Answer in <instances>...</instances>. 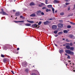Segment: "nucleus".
<instances>
[{
	"label": "nucleus",
	"mask_w": 75,
	"mask_h": 75,
	"mask_svg": "<svg viewBox=\"0 0 75 75\" xmlns=\"http://www.w3.org/2000/svg\"><path fill=\"white\" fill-rule=\"evenodd\" d=\"M52 20H53V19L52 18H50L49 19V20H51V21H52Z\"/></svg>",
	"instance_id": "49530a36"
},
{
	"label": "nucleus",
	"mask_w": 75,
	"mask_h": 75,
	"mask_svg": "<svg viewBox=\"0 0 75 75\" xmlns=\"http://www.w3.org/2000/svg\"><path fill=\"white\" fill-rule=\"evenodd\" d=\"M63 32L64 33H68V31L67 30H63Z\"/></svg>",
	"instance_id": "a211bd4d"
},
{
	"label": "nucleus",
	"mask_w": 75,
	"mask_h": 75,
	"mask_svg": "<svg viewBox=\"0 0 75 75\" xmlns=\"http://www.w3.org/2000/svg\"><path fill=\"white\" fill-rule=\"evenodd\" d=\"M49 11H51V10H50V9H49Z\"/></svg>",
	"instance_id": "69168bd1"
},
{
	"label": "nucleus",
	"mask_w": 75,
	"mask_h": 75,
	"mask_svg": "<svg viewBox=\"0 0 75 75\" xmlns=\"http://www.w3.org/2000/svg\"><path fill=\"white\" fill-rule=\"evenodd\" d=\"M17 18H16V19H17Z\"/></svg>",
	"instance_id": "774afa93"
},
{
	"label": "nucleus",
	"mask_w": 75,
	"mask_h": 75,
	"mask_svg": "<svg viewBox=\"0 0 75 75\" xmlns=\"http://www.w3.org/2000/svg\"><path fill=\"white\" fill-rule=\"evenodd\" d=\"M66 41H67V42H69V40H68V39H66Z\"/></svg>",
	"instance_id": "de8ad7c7"
},
{
	"label": "nucleus",
	"mask_w": 75,
	"mask_h": 75,
	"mask_svg": "<svg viewBox=\"0 0 75 75\" xmlns=\"http://www.w3.org/2000/svg\"><path fill=\"white\" fill-rule=\"evenodd\" d=\"M63 33V32H59L58 33V35H61V34H62Z\"/></svg>",
	"instance_id": "aec40b11"
},
{
	"label": "nucleus",
	"mask_w": 75,
	"mask_h": 75,
	"mask_svg": "<svg viewBox=\"0 0 75 75\" xmlns=\"http://www.w3.org/2000/svg\"><path fill=\"white\" fill-rule=\"evenodd\" d=\"M52 8V10L53 11V13H54V8Z\"/></svg>",
	"instance_id": "a878e982"
},
{
	"label": "nucleus",
	"mask_w": 75,
	"mask_h": 75,
	"mask_svg": "<svg viewBox=\"0 0 75 75\" xmlns=\"http://www.w3.org/2000/svg\"><path fill=\"white\" fill-rule=\"evenodd\" d=\"M42 15H44V13L43 12H42L41 13Z\"/></svg>",
	"instance_id": "58836bf2"
},
{
	"label": "nucleus",
	"mask_w": 75,
	"mask_h": 75,
	"mask_svg": "<svg viewBox=\"0 0 75 75\" xmlns=\"http://www.w3.org/2000/svg\"><path fill=\"white\" fill-rule=\"evenodd\" d=\"M41 11H39L36 12V14H37V15H40V14H41Z\"/></svg>",
	"instance_id": "6e6552de"
},
{
	"label": "nucleus",
	"mask_w": 75,
	"mask_h": 75,
	"mask_svg": "<svg viewBox=\"0 0 75 75\" xmlns=\"http://www.w3.org/2000/svg\"><path fill=\"white\" fill-rule=\"evenodd\" d=\"M74 47H70V49H69L70 50H71V51H73L74 50Z\"/></svg>",
	"instance_id": "f3484780"
},
{
	"label": "nucleus",
	"mask_w": 75,
	"mask_h": 75,
	"mask_svg": "<svg viewBox=\"0 0 75 75\" xmlns=\"http://www.w3.org/2000/svg\"><path fill=\"white\" fill-rule=\"evenodd\" d=\"M25 71L26 72L28 73L29 71V70H28V69H25Z\"/></svg>",
	"instance_id": "dca6fc26"
},
{
	"label": "nucleus",
	"mask_w": 75,
	"mask_h": 75,
	"mask_svg": "<svg viewBox=\"0 0 75 75\" xmlns=\"http://www.w3.org/2000/svg\"><path fill=\"white\" fill-rule=\"evenodd\" d=\"M67 27L68 28H71V26L69 25L67 26Z\"/></svg>",
	"instance_id": "b1692460"
},
{
	"label": "nucleus",
	"mask_w": 75,
	"mask_h": 75,
	"mask_svg": "<svg viewBox=\"0 0 75 75\" xmlns=\"http://www.w3.org/2000/svg\"><path fill=\"white\" fill-rule=\"evenodd\" d=\"M1 10L2 11H1V12H4V10H3V8L1 9Z\"/></svg>",
	"instance_id": "c03bdc74"
},
{
	"label": "nucleus",
	"mask_w": 75,
	"mask_h": 75,
	"mask_svg": "<svg viewBox=\"0 0 75 75\" xmlns=\"http://www.w3.org/2000/svg\"><path fill=\"white\" fill-rule=\"evenodd\" d=\"M69 23L70 24H72L73 25H75V23H74L72 22H70Z\"/></svg>",
	"instance_id": "4be33fe9"
},
{
	"label": "nucleus",
	"mask_w": 75,
	"mask_h": 75,
	"mask_svg": "<svg viewBox=\"0 0 75 75\" xmlns=\"http://www.w3.org/2000/svg\"><path fill=\"white\" fill-rule=\"evenodd\" d=\"M55 13H57V11H55Z\"/></svg>",
	"instance_id": "603ef678"
},
{
	"label": "nucleus",
	"mask_w": 75,
	"mask_h": 75,
	"mask_svg": "<svg viewBox=\"0 0 75 75\" xmlns=\"http://www.w3.org/2000/svg\"><path fill=\"white\" fill-rule=\"evenodd\" d=\"M74 7H75V4L74 5Z\"/></svg>",
	"instance_id": "e2e57ef3"
},
{
	"label": "nucleus",
	"mask_w": 75,
	"mask_h": 75,
	"mask_svg": "<svg viewBox=\"0 0 75 75\" xmlns=\"http://www.w3.org/2000/svg\"><path fill=\"white\" fill-rule=\"evenodd\" d=\"M38 6L39 7H42V5H41V4H39L38 5Z\"/></svg>",
	"instance_id": "37998d69"
},
{
	"label": "nucleus",
	"mask_w": 75,
	"mask_h": 75,
	"mask_svg": "<svg viewBox=\"0 0 75 75\" xmlns=\"http://www.w3.org/2000/svg\"><path fill=\"white\" fill-rule=\"evenodd\" d=\"M48 7H49V8H51V7H52V5H47Z\"/></svg>",
	"instance_id": "412c9836"
},
{
	"label": "nucleus",
	"mask_w": 75,
	"mask_h": 75,
	"mask_svg": "<svg viewBox=\"0 0 75 75\" xmlns=\"http://www.w3.org/2000/svg\"><path fill=\"white\" fill-rule=\"evenodd\" d=\"M65 4L66 5H69V4H70V3H66Z\"/></svg>",
	"instance_id": "bb28decb"
},
{
	"label": "nucleus",
	"mask_w": 75,
	"mask_h": 75,
	"mask_svg": "<svg viewBox=\"0 0 75 75\" xmlns=\"http://www.w3.org/2000/svg\"><path fill=\"white\" fill-rule=\"evenodd\" d=\"M34 5H35V4L33 2L31 3L30 4V6H34Z\"/></svg>",
	"instance_id": "6ab92c4d"
},
{
	"label": "nucleus",
	"mask_w": 75,
	"mask_h": 75,
	"mask_svg": "<svg viewBox=\"0 0 75 75\" xmlns=\"http://www.w3.org/2000/svg\"><path fill=\"white\" fill-rule=\"evenodd\" d=\"M65 1L66 2H69V1H70V0H65Z\"/></svg>",
	"instance_id": "cd10ccee"
},
{
	"label": "nucleus",
	"mask_w": 75,
	"mask_h": 75,
	"mask_svg": "<svg viewBox=\"0 0 75 75\" xmlns=\"http://www.w3.org/2000/svg\"><path fill=\"white\" fill-rule=\"evenodd\" d=\"M57 33H58V32L57 31H55L54 32V34H57Z\"/></svg>",
	"instance_id": "473e14b6"
},
{
	"label": "nucleus",
	"mask_w": 75,
	"mask_h": 75,
	"mask_svg": "<svg viewBox=\"0 0 75 75\" xmlns=\"http://www.w3.org/2000/svg\"><path fill=\"white\" fill-rule=\"evenodd\" d=\"M27 21L28 23H34V22L33 21H28V20H27Z\"/></svg>",
	"instance_id": "9b49d317"
},
{
	"label": "nucleus",
	"mask_w": 75,
	"mask_h": 75,
	"mask_svg": "<svg viewBox=\"0 0 75 75\" xmlns=\"http://www.w3.org/2000/svg\"><path fill=\"white\" fill-rule=\"evenodd\" d=\"M53 2L54 4H56V3H59V1L55 0Z\"/></svg>",
	"instance_id": "9d476101"
},
{
	"label": "nucleus",
	"mask_w": 75,
	"mask_h": 75,
	"mask_svg": "<svg viewBox=\"0 0 75 75\" xmlns=\"http://www.w3.org/2000/svg\"><path fill=\"white\" fill-rule=\"evenodd\" d=\"M67 44L68 45L66 46V48H67V49H70V46L68 45H69V44L68 43V44Z\"/></svg>",
	"instance_id": "1a4fd4ad"
},
{
	"label": "nucleus",
	"mask_w": 75,
	"mask_h": 75,
	"mask_svg": "<svg viewBox=\"0 0 75 75\" xmlns=\"http://www.w3.org/2000/svg\"><path fill=\"white\" fill-rule=\"evenodd\" d=\"M37 26H38L36 24H35L32 25L33 27H37Z\"/></svg>",
	"instance_id": "4468645a"
},
{
	"label": "nucleus",
	"mask_w": 75,
	"mask_h": 75,
	"mask_svg": "<svg viewBox=\"0 0 75 75\" xmlns=\"http://www.w3.org/2000/svg\"><path fill=\"white\" fill-rule=\"evenodd\" d=\"M30 17H35V14L34 13L30 15Z\"/></svg>",
	"instance_id": "2eb2a0df"
},
{
	"label": "nucleus",
	"mask_w": 75,
	"mask_h": 75,
	"mask_svg": "<svg viewBox=\"0 0 75 75\" xmlns=\"http://www.w3.org/2000/svg\"><path fill=\"white\" fill-rule=\"evenodd\" d=\"M41 5H42V6H44V5H45V4H44L43 3H41Z\"/></svg>",
	"instance_id": "e433bc0d"
},
{
	"label": "nucleus",
	"mask_w": 75,
	"mask_h": 75,
	"mask_svg": "<svg viewBox=\"0 0 75 75\" xmlns=\"http://www.w3.org/2000/svg\"><path fill=\"white\" fill-rule=\"evenodd\" d=\"M55 37H58V35H55Z\"/></svg>",
	"instance_id": "8fccbe9b"
},
{
	"label": "nucleus",
	"mask_w": 75,
	"mask_h": 75,
	"mask_svg": "<svg viewBox=\"0 0 75 75\" xmlns=\"http://www.w3.org/2000/svg\"><path fill=\"white\" fill-rule=\"evenodd\" d=\"M65 55H68V54H65Z\"/></svg>",
	"instance_id": "13d9d810"
},
{
	"label": "nucleus",
	"mask_w": 75,
	"mask_h": 75,
	"mask_svg": "<svg viewBox=\"0 0 75 75\" xmlns=\"http://www.w3.org/2000/svg\"><path fill=\"white\" fill-rule=\"evenodd\" d=\"M65 52L66 53H67L68 54H70V55H74V53L70 50H66Z\"/></svg>",
	"instance_id": "f257e3e1"
},
{
	"label": "nucleus",
	"mask_w": 75,
	"mask_h": 75,
	"mask_svg": "<svg viewBox=\"0 0 75 75\" xmlns=\"http://www.w3.org/2000/svg\"><path fill=\"white\" fill-rule=\"evenodd\" d=\"M73 71H74V72H75V70H74Z\"/></svg>",
	"instance_id": "0e129e2a"
},
{
	"label": "nucleus",
	"mask_w": 75,
	"mask_h": 75,
	"mask_svg": "<svg viewBox=\"0 0 75 75\" xmlns=\"http://www.w3.org/2000/svg\"><path fill=\"white\" fill-rule=\"evenodd\" d=\"M62 40H65V39H64V38H63V39H62Z\"/></svg>",
	"instance_id": "bf43d9fd"
},
{
	"label": "nucleus",
	"mask_w": 75,
	"mask_h": 75,
	"mask_svg": "<svg viewBox=\"0 0 75 75\" xmlns=\"http://www.w3.org/2000/svg\"><path fill=\"white\" fill-rule=\"evenodd\" d=\"M14 22H15V23H19V21H14Z\"/></svg>",
	"instance_id": "79ce46f5"
},
{
	"label": "nucleus",
	"mask_w": 75,
	"mask_h": 75,
	"mask_svg": "<svg viewBox=\"0 0 75 75\" xmlns=\"http://www.w3.org/2000/svg\"><path fill=\"white\" fill-rule=\"evenodd\" d=\"M19 23H24V21H19Z\"/></svg>",
	"instance_id": "7c9ffc66"
},
{
	"label": "nucleus",
	"mask_w": 75,
	"mask_h": 75,
	"mask_svg": "<svg viewBox=\"0 0 75 75\" xmlns=\"http://www.w3.org/2000/svg\"><path fill=\"white\" fill-rule=\"evenodd\" d=\"M74 44H75V42H74Z\"/></svg>",
	"instance_id": "338daca9"
},
{
	"label": "nucleus",
	"mask_w": 75,
	"mask_h": 75,
	"mask_svg": "<svg viewBox=\"0 0 75 75\" xmlns=\"http://www.w3.org/2000/svg\"><path fill=\"white\" fill-rule=\"evenodd\" d=\"M70 46H72V45H73V44H72V43L71 42L70 44Z\"/></svg>",
	"instance_id": "c756f323"
},
{
	"label": "nucleus",
	"mask_w": 75,
	"mask_h": 75,
	"mask_svg": "<svg viewBox=\"0 0 75 75\" xmlns=\"http://www.w3.org/2000/svg\"><path fill=\"white\" fill-rule=\"evenodd\" d=\"M60 14L61 16H63V15H64V13L63 12L61 13H60Z\"/></svg>",
	"instance_id": "393cba45"
},
{
	"label": "nucleus",
	"mask_w": 75,
	"mask_h": 75,
	"mask_svg": "<svg viewBox=\"0 0 75 75\" xmlns=\"http://www.w3.org/2000/svg\"><path fill=\"white\" fill-rule=\"evenodd\" d=\"M42 9H45V8H46V7H43V8H42Z\"/></svg>",
	"instance_id": "ea45409f"
},
{
	"label": "nucleus",
	"mask_w": 75,
	"mask_h": 75,
	"mask_svg": "<svg viewBox=\"0 0 75 75\" xmlns=\"http://www.w3.org/2000/svg\"><path fill=\"white\" fill-rule=\"evenodd\" d=\"M22 65H23L24 67H26L27 65V63L25 62L23 63H22Z\"/></svg>",
	"instance_id": "423d86ee"
},
{
	"label": "nucleus",
	"mask_w": 75,
	"mask_h": 75,
	"mask_svg": "<svg viewBox=\"0 0 75 75\" xmlns=\"http://www.w3.org/2000/svg\"><path fill=\"white\" fill-rule=\"evenodd\" d=\"M6 59H4L3 62H6Z\"/></svg>",
	"instance_id": "a19ab883"
},
{
	"label": "nucleus",
	"mask_w": 75,
	"mask_h": 75,
	"mask_svg": "<svg viewBox=\"0 0 75 75\" xmlns=\"http://www.w3.org/2000/svg\"><path fill=\"white\" fill-rule=\"evenodd\" d=\"M51 23V21H46L44 22L43 23V24H44V25H48V24H50Z\"/></svg>",
	"instance_id": "f03ea898"
},
{
	"label": "nucleus",
	"mask_w": 75,
	"mask_h": 75,
	"mask_svg": "<svg viewBox=\"0 0 75 75\" xmlns=\"http://www.w3.org/2000/svg\"><path fill=\"white\" fill-rule=\"evenodd\" d=\"M48 11H49V10L48 9H46V11L47 12H48Z\"/></svg>",
	"instance_id": "a18cd8bd"
},
{
	"label": "nucleus",
	"mask_w": 75,
	"mask_h": 75,
	"mask_svg": "<svg viewBox=\"0 0 75 75\" xmlns=\"http://www.w3.org/2000/svg\"><path fill=\"white\" fill-rule=\"evenodd\" d=\"M47 2H48V0H46L45 1V3L46 4H48V3H47Z\"/></svg>",
	"instance_id": "2f4dec72"
},
{
	"label": "nucleus",
	"mask_w": 75,
	"mask_h": 75,
	"mask_svg": "<svg viewBox=\"0 0 75 75\" xmlns=\"http://www.w3.org/2000/svg\"><path fill=\"white\" fill-rule=\"evenodd\" d=\"M57 26L59 28H62V27H63V24L62 23H59L58 24Z\"/></svg>",
	"instance_id": "7ed1b4c3"
},
{
	"label": "nucleus",
	"mask_w": 75,
	"mask_h": 75,
	"mask_svg": "<svg viewBox=\"0 0 75 75\" xmlns=\"http://www.w3.org/2000/svg\"><path fill=\"white\" fill-rule=\"evenodd\" d=\"M54 45H55V46H56V47H57V44H55Z\"/></svg>",
	"instance_id": "5fc2aeb1"
},
{
	"label": "nucleus",
	"mask_w": 75,
	"mask_h": 75,
	"mask_svg": "<svg viewBox=\"0 0 75 75\" xmlns=\"http://www.w3.org/2000/svg\"><path fill=\"white\" fill-rule=\"evenodd\" d=\"M20 18H23V16H20Z\"/></svg>",
	"instance_id": "4d7b16f0"
},
{
	"label": "nucleus",
	"mask_w": 75,
	"mask_h": 75,
	"mask_svg": "<svg viewBox=\"0 0 75 75\" xmlns=\"http://www.w3.org/2000/svg\"><path fill=\"white\" fill-rule=\"evenodd\" d=\"M20 14V12H18L16 13V16H19Z\"/></svg>",
	"instance_id": "f8f14e48"
},
{
	"label": "nucleus",
	"mask_w": 75,
	"mask_h": 75,
	"mask_svg": "<svg viewBox=\"0 0 75 75\" xmlns=\"http://www.w3.org/2000/svg\"><path fill=\"white\" fill-rule=\"evenodd\" d=\"M11 72L13 74H14V72H13V71H11Z\"/></svg>",
	"instance_id": "09e8293b"
},
{
	"label": "nucleus",
	"mask_w": 75,
	"mask_h": 75,
	"mask_svg": "<svg viewBox=\"0 0 75 75\" xmlns=\"http://www.w3.org/2000/svg\"><path fill=\"white\" fill-rule=\"evenodd\" d=\"M57 28V26L56 25H53L52 27V28L53 30H56Z\"/></svg>",
	"instance_id": "39448f33"
},
{
	"label": "nucleus",
	"mask_w": 75,
	"mask_h": 75,
	"mask_svg": "<svg viewBox=\"0 0 75 75\" xmlns=\"http://www.w3.org/2000/svg\"><path fill=\"white\" fill-rule=\"evenodd\" d=\"M68 8V11H69V10H70V6H69Z\"/></svg>",
	"instance_id": "c85d7f7f"
},
{
	"label": "nucleus",
	"mask_w": 75,
	"mask_h": 75,
	"mask_svg": "<svg viewBox=\"0 0 75 75\" xmlns=\"http://www.w3.org/2000/svg\"><path fill=\"white\" fill-rule=\"evenodd\" d=\"M0 14H2V15H6V16H8V14L4 12V11L3 12H0Z\"/></svg>",
	"instance_id": "20e7f679"
},
{
	"label": "nucleus",
	"mask_w": 75,
	"mask_h": 75,
	"mask_svg": "<svg viewBox=\"0 0 75 75\" xmlns=\"http://www.w3.org/2000/svg\"><path fill=\"white\" fill-rule=\"evenodd\" d=\"M59 52L60 54H61V53H62V52H64V50H61L59 51Z\"/></svg>",
	"instance_id": "5701e85b"
},
{
	"label": "nucleus",
	"mask_w": 75,
	"mask_h": 75,
	"mask_svg": "<svg viewBox=\"0 0 75 75\" xmlns=\"http://www.w3.org/2000/svg\"><path fill=\"white\" fill-rule=\"evenodd\" d=\"M41 22L40 21V22H39V23H38V25H40V24H41Z\"/></svg>",
	"instance_id": "c9c22d12"
},
{
	"label": "nucleus",
	"mask_w": 75,
	"mask_h": 75,
	"mask_svg": "<svg viewBox=\"0 0 75 75\" xmlns=\"http://www.w3.org/2000/svg\"><path fill=\"white\" fill-rule=\"evenodd\" d=\"M64 63H65V64H66V66H67V64H66V63H65V62H64Z\"/></svg>",
	"instance_id": "6e6d98bb"
},
{
	"label": "nucleus",
	"mask_w": 75,
	"mask_h": 75,
	"mask_svg": "<svg viewBox=\"0 0 75 75\" xmlns=\"http://www.w3.org/2000/svg\"><path fill=\"white\" fill-rule=\"evenodd\" d=\"M71 58V57L69 56V55H68V57H67V58H68V59H70Z\"/></svg>",
	"instance_id": "72a5a7b5"
},
{
	"label": "nucleus",
	"mask_w": 75,
	"mask_h": 75,
	"mask_svg": "<svg viewBox=\"0 0 75 75\" xmlns=\"http://www.w3.org/2000/svg\"><path fill=\"white\" fill-rule=\"evenodd\" d=\"M59 23H62V22H63V21L62 20H60V21H59Z\"/></svg>",
	"instance_id": "4c0bfd02"
},
{
	"label": "nucleus",
	"mask_w": 75,
	"mask_h": 75,
	"mask_svg": "<svg viewBox=\"0 0 75 75\" xmlns=\"http://www.w3.org/2000/svg\"><path fill=\"white\" fill-rule=\"evenodd\" d=\"M17 50H20V49L19 48H18L17 49Z\"/></svg>",
	"instance_id": "3c124183"
},
{
	"label": "nucleus",
	"mask_w": 75,
	"mask_h": 75,
	"mask_svg": "<svg viewBox=\"0 0 75 75\" xmlns=\"http://www.w3.org/2000/svg\"><path fill=\"white\" fill-rule=\"evenodd\" d=\"M25 26H31V24L30 23H27L25 24Z\"/></svg>",
	"instance_id": "ddd939ff"
},
{
	"label": "nucleus",
	"mask_w": 75,
	"mask_h": 75,
	"mask_svg": "<svg viewBox=\"0 0 75 75\" xmlns=\"http://www.w3.org/2000/svg\"><path fill=\"white\" fill-rule=\"evenodd\" d=\"M69 38H74L73 39H74V38H75V36H74L73 35H69Z\"/></svg>",
	"instance_id": "0eeeda50"
},
{
	"label": "nucleus",
	"mask_w": 75,
	"mask_h": 75,
	"mask_svg": "<svg viewBox=\"0 0 75 75\" xmlns=\"http://www.w3.org/2000/svg\"><path fill=\"white\" fill-rule=\"evenodd\" d=\"M1 57H2L3 58L4 57V55L3 54H1Z\"/></svg>",
	"instance_id": "f704fd0d"
},
{
	"label": "nucleus",
	"mask_w": 75,
	"mask_h": 75,
	"mask_svg": "<svg viewBox=\"0 0 75 75\" xmlns=\"http://www.w3.org/2000/svg\"><path fill=\"white\" fill-rule=\"evenodd\" d=\"M13 12H15L16 11V10H13Z\"/></svg>",
	"instance_id": "864d4df0"
},
{
	"label": "nucleus",
	"mask_w": 75,
	"mask_h": 75,
	"mask_svg": "<svg viewBox=\"0 0 75 75\" xmlns=\"http://www.w3.org/2000/svg\"><path fill=\"white\" fill-rule=\"evenodd\" d=\"M63 45V46H65V45Z\"/></svg>",
	"instance_id": "052dcab7"
},
{
	"label": "nucleus",
	"mask_w": 75,
	"mask_h": 75,
	"mask_svg": "<svg viewBox=\"0 0 75 75\" xmlns=\"http://www.w3.org/2000/svg\"><path fill=\"white\" fill-rule=\"evenodd\" d=\"M69 62H71L70 61H69Z\"/></svg>",
	"instance_id": "680f3d73"
}]
</instances>
